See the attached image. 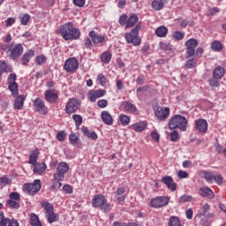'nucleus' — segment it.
I'll return each mask as SVG.
<instances>
[{
    "instance_id": "1",
    "label": "nucleus",
    "mask_w": 226,
    "mask_h": 226,
    "mask_svg": "<svg viewBox=\"0 0 226 226\" xmlns=\"http://www.w3.org/2000/svg\"><path fill=\"white\" fill-rule=\"evenodd\" d=\"M17 74L11 73L7 79L9 84L8 89L11 91L12 96L15 99L14 101V109L16 110H22L24 109V102H26V95L21 94L19 96V84H17Z\"/></svg>"
},
{
    "instance_id": "2",
    "label": "nucleus",
    "mask_w": 226,
    "mask_h": 226,
    "mask_svg": "<svg viewBox=\"0 0 226 226\" xmlns=\"http://www.w3.org/2000/svg\"><path fill=\"white\" fill-rule=\"evenodd\" d=\"M59 33L65 41H70V40H79L80 38V30L75 28L72 22L62 25L59 28Z\"/></svg>"
},
{
    "instance_id": "3",
    "label": "nucleus",
    "mask_w": 226,
    "mask_h": 226,
    "mask_svg": "<svg viewBox=\"0 0 226 226\" xmlns=\"http://www.w3.org/2000/svg\"><path fill=\"white\" fill-rule=\"evenodd\" d=\"M186 124H188L186 117L181 115H175L169 122V128L170 130H176V128H178L182 132H186Z\"/></svg>"
},
{
    "instance_id": "4",
    "label": "nucleus",
    "mask_w": 226,
    "mask_h": 226,
    "mask_svg": "<svg viewBox=\"0 0 226 226\" xmlns=\"http://www.w3.org/2000/svg\"><path fill=\"white\" fill-rule=\"evenodd\" d=\"M141 26L142 24L138 23L130 33L125 34L124 38L127 43H132L136 47L140 45L141 41L140 38H139V31H140Z\"/></svg>"
},
{
    "instance_id": "5",
    "label": "nucleus",
    "mask_w": 226,
    "mask_h": 226,
    "mask_svg": "<svg viewBox=\"0 0 226 226\" xmlns=\"http://www.w3.org/2000/svg\"><path fill=\"white\" fill-rule=\"evenodd\" d=\"M93 207H100L102 211L110 209V203L107 201V198L103 194H96L92 200Z\"/></svg>"
},
{
    "instance_id": "6",
    "label": "nucleus",
    "mask_w": 226,
    "mask_h": 226,
    "mask_svg": "<svg viewBox=\"0 0 226 226\" xmlns=\"http://www.w3.org/2000/svg\"><path fill=\"white\" fill-rule=\"evenodd\" d=\"M41 207L45 209V215L49 223H54L57 220V215L54 213V205L47 201H42Z\"/></svg>"
},
{
    "instance_id": "7",
    "label": "nucleus",
    "mask_w": 226,
    "mask_h": 226,
    "mask_svg": "<svg viewBox=\"0 0 226 226\" xmlns=\"http://www.w3.org/2000/svg\"><path fill=\"white\" fill-rule=\"evenodd\" d=\"M68 170H70V166L66 162H59L56 168V172L54 174V179H56V181H63V179H64V175Z\"/></svg>"
},
{
    "instance_id": "8",
    "label": "nucleus",
    "mask_w": 226,
    "mask_h": 226,
    "mask_svg": "<svg viewBox=\"0 0 226 226\" xmlns=\"http://www.w3.org/2000/svg\"><path fill=\"white\" fill-rule=\"evenodd\" d=\"M170 202V198L167 196H158L154 198L150 201V206L152 207H155V209H159V207H165Z\"/></svg>"
},
{
    "instance_id": "9",
    "label": "nucleus",
    "mask_w": 226,
    "mask_h": 226,
    "mask_svg": "<svg viewBox=\"0 0 226 226\" xmlns=\"http://www.w3.org/2000/svg\"><path fill=\"white\" fill-rule=\"evenodd\" d=\"M80 109V100L78 98H72L69 99V102H67L65 106V112L66 114H75L78 109Z\"/></svg>"
},
{
    "instance_id": "10",
    "label": "nucleus",
    "mask_w": 226,
    "mask_h": 226,
    "mask_svg": "<svg viewBox=\"0 0 226 226\" xmlns=\"http://www.w3.org/2000/svg\"><path fill=\"white\" fill-rule=\"evenodd\" d=\"M19 200L20 194L19 192H11L6 204L8 207H11V209H19V207H20Z\"/></svg>"
},
{
    "instance_id": "11",
    "label": "nucleus",
    "mask_w": 226,
    "mask_h": 226,
    "mask_svg": "<svg viewBox=\"0 0 226 226\" xmlns=\"http://www.w3.org/2000/svg\"><path fill=\"white\" fill-rule=\"evenodd\" d=\"M26 192L27 195H36L39 190H41V184L40 179H36L33 184L25 185Z\"/></svg>"
},
{
    "instance_id": "12",
    "label": "nucleus",
    "mask_w": 226,
    "mask_h": 226,
    "mask_svg": "<svg viewBox=\"0 0 226 226\" xmlns=\"http://www.w3.org/2000/svg\"><path fill=\"white\" fill-rule=\"evenodd\" d=\"M154 115L159 121H165L170 116V109L169 108L158 106L154 109Z\"/></svg>"
},
{
    "instance_id": "13",
    "label": "nucleus",
    "mask_w": 226,
    "mask_h": 226,
    "mask_svg": "<svg viewBox=\"0 0 226 226\" xmlns=\"http://www.w3.org/2000/svg\"><path fill=\"white\" fill-rule=\"evenodd\" d=\"M64 69L67 73H73L76 70H79V60L77 58H69L65 61Z\"/></svg>"
},
{
    "instance_id": "14",
    "label": "nucleus",
    "mask_w": 226,
    "mask_h": 226,
    "mask_svg": "<svg viewBox=\"0 0 226 226\" xmlns=\"http://www.w3.org/2000/svg\"><path fill=\"white\" fill-rule=\"evenodd\" d=\"M34 107L36 112H40V114H42V116H46V114L49 113L47 107H45V102L41 98H36L34 101Z\"/></svg>"
},
{
    "instance_id": "15",
    "label": "nucleus",
    "mask_w": 226,
    "mask_h": 226,
    "mask_svg": "<svg viewBox=\"0 0 226 226\" xmlns=\"http://www.w3.org/2000/svg\"><path fill=\"white\" fill-rule=\"evenodd\" d=\"M105 93H107V91L102 90V89L91 90L88 92V100L92 103H94V102H96L98 98H102V96H105Z\"/></svg>"
},
{
    "instance_id": "16",
    "label": "nucleus",
    "mask_w": 226,
    "mask_h": 226,
    "mask_svg": "<svg viewBox=\"0 0 226 226\" xmlns=\"http://www.w3.org/2000/svg\"><path fill=\"white\" fill-rule=\"evenodd\" d=\"M11 51V59H19L24 52V46L18 43L12 49H9Z\"/></svg>"
},
{
    "instance_id": "17",
    "label": "nucleus",
    "mask_w": 226,
    "mask_h": 226,
    "mask_svg": "<svg viewBox=\"0 0 226 226\" xmlns=\"http://www.w3.org/2000/svg\"><path fill=\"white\" fill-rule=\"evenodd\" d=\"M162 183L169 188L171 192H176L177 190V184L174 182V179H172V177L170 176H166L162 178Z\"/></svg>"
},
{
    "instance_id": "18",
    "label": "nucleus",
    "mask_w": 226,
    "mask_h": 226,
    "mask_svg": "<svg viewBox=\"0 0 226 226\" xmlns=\"http://www.w3.org/2000/svg\"><path fill=\"white\" fill-rule=\"evenodd\" d=\"M19 222L15 219L4 217V213H0V226H19Z\"/></svg>"
},
{
    "instance_id": "19",
    "label": "nucleus",
    "mask_w": 226,
    "mask_h": 226,
    "mask_svg": "<svg viewBox=\"0 0 226 226\" xmlns=\"http://www.w3.org/2000/svg\"><path fill=\"white\" fill-rule=\"evenodd\" d=\"M44 96L46 102H49V103H56V102H57V92L54 89L46 90Z\"/></svg>"
},
{
    "instance_id": "20",
    "label": "nucleus",
    "mask_w": 226,
    "mask_h": 226,
    "mask_svg": "<svg viewBox=\"0 0 226 226\" xmlns=\"http://www.w3.org/2000/svg\"><path fill=\"white\" fill-rule=\"evenodd\" d=\"M195 128L200 133H206L207 132V121L206 119L196 120Z\"/></svg>"
},
{
    "instance_id": "21",
    "label": "nucleus",
    "mask_w": 226,
    "mask_h": 226,
    "mask_svg": "<svg viewBox=\"0 0 226 226\" xmlns=\"http://www.w3.org/2000/svg\"><path fill=\"white\" fill-rule=\"evenodd\" d=\"M89 36L94 45H98L99 43H103V41H105V36L96 34V32H94V30L89 32Z\"/></svg>"
},
{
    "instance_id": "22",
    "label": "nucleus",
    "mask_w": 226,
    "mask_h": 226,
    "mask_svg": "<svg viewBox=\"0 0 226 226\" xmlns=\"http://www.w3.org/2000/svg\"><path fill=\"white\" fill-rule=\"evenodd\" d=\"M199 194L201 197H206L207 199H215V192L209 187H200L199 189Z\"/></svg>"
},
{
    "instance_id": "23",
    "label": "nucleus",
    "mask_w": 226,
    "mask_h": 226,
    "mask_svg": "<svg viewBox=\"0 0 226 226\" xmlns=\"http://www.w3.org/2000/svg\"><path fill=\"white\" fill-rule=\"evenodd\" d=\"M101 118L102 119L103 123H105V124H108V126H112V124H114L112 115H110L109 111H102L101 113Z\"/></svg>"
},
{
    "instance_id": "24",
    "label": "nucleus",
    "mask_w": 226,
    "mask_h": 226,
    "mask_svg": "<svg viewBox=\"0 0 226 226\" xmlns=\"http://www.w3.org/2000/svg\"><path fill=\"white\" fill-rule=\"evenodd\" d=\"M126 192V188L124 187H119L117 189V192H115V197L118 202H124V200L126 199V195L124 193Z\"/></svg>"
},
{
    "instance_id": "25",
    "label": "nucleus",
    "mask_w": 226,
    "mask_h": 226,
    "mask_svg": "<svg viewBox=\"0 0 226 226\" xmlns=\"http://www.w3.org/2000/svg\"><path fill=\"white\" fill-rule=\"evenodd\" d=\"M32 57H34V50L30 49L23 55V57L21 59L22 64L26 66V64H27L31 61Z\"/></svg>"
},
{
    "instance_id": "26",
    "label": "nucleus",
    "mask_w": 226,
    "mask_h": 226,
    "mask_svg": "<svg viewBox=\"0 0 226 226\" xmlns=\"http://www.w3.org/2000/svg\"><path fill=\"white\" fill-rule=\"evenodd\" d=\"M223 75H225V68L217 66L214 69L213 77H215V79H220L222 80V79H223Z\"/></svg>"
},
{
    "instance_id": "27",
    "label": "nucleus",
    "mask_w": 226,
    "mask_h": 226,
    "mask_svg": "<svg viewBox=\"0 0 226 226\" xmlns=\"http://www.w3.org/2000/svg\"><path fill=\"white\" fill-rule=\"evenodd\" d=\"M44 170H47V164H45V162H37L34 165V174H43Z\"/></svg>"
},
{
    "instance_id": "28",
    "label": "nucleus",
    "mask_w": 226,
    "mask_h": 226,
    "mask_svg": "<svg viewBox=\"0 0 226 226\" xmlns=\"http://www.w3.org/2000/svg\"><path fill=\"white\" fill-rule=\"evenodd\" d=\"M200 177H204L207 183H213L214 175L211 171L202 170L200 172Z\"/></svg>"
},
{
    "instance_id": "29",
    "label": "nucleus",
    "mask_w": 226,
    "mask_h": 226,
    "mask_svg": "<svg viewBox=\"0 0 226 226\" xmlns=\"http://www.w3.org/2000/svg\"><path fill=\"white\" fill-rule=\"evenodd\" d=\"M137 22H139V16H137V14H132L127 19V22L125 25L126 29H128V27H133V26H135V24H137Z\"/></svg>"
},
{
    "instance_id": "30",
    "label": "nucleus",
    "mask_w": 226,
    "mask_h": 226,
    "mask_svg": "<svg viewBox=\"0 0 226 226\" xmlns=\"http://www.w3.org/2000/svg\"><path fill=\"white\" fill-rule=\"evenodd\" d=\"M169 33V29L166 26H161L155 29V34L159 38H165Z\"/></svg>"
},
{
    "instance_id": "31",
    "label": "nucleus",
    "mask_w": 226,
    "mask_h": 226,
    "mask_svg": "<svg viewBox=\"0 0 226 226\" xmlns=\"http://www.w3.org/2000/svg\"><path fill=\"white\" fill-rule=\"evenodd\" d=\"M38 154H39V152L38 150H34L30 155H29V161H28V163L30 165H36V162H38Z\"/></svg>"
},
{
    "instance_id": "32",
    "label": "nucleus",
    "mask_w": 226,
    "mask_h": 226,
    "mask_svg": "<svg viewBox=\"0 0 226 226\" xmlns=\"http://www.w3.org/2000/svg\"><path fill=\"white\" fill-rule=\"evenodd\" d=\"M147 126V122H139L132 125L134 132H144Z\"/></svg>"
},
{
    "instance_id": "33",
    "label": "nucleus",
    "mask_w": 226,
    "mask_h": 226,
    "mask_svg": "<svg viewBox=\"0 0 226 226\" xmlns=\"http://www.w3.org/2000/svg\"><path fill=\"white\" fill-rule=\"evenodd\" d=\"M80 139L75 133H72L69 135V140L72 146H76V147H80L81 144L79 142Z\"/></svg>"
},
{
    "instance_id": "34",
    "label": "nucleus",
    "mask_w": 226,
    "mask_h": 226,
    "mask_svg": "<svg viewBox=\"0 0 226 226\" xmlns=\"http://www.w3.org/2000/svg\"><path fill=\"white\" fill-rule=\"evenodd\" d=\"M124 110L129 112V114H135L137 112V107L133 103L127 102L124 104Z\"/></svg>"
},
{
    "instance_id": "35",
    "label": "nucleus",
    "mask_w": 226,
    "mask_h": 226,
    "mask_svg": "<svg viewBox=\"0 0 226 226\" xmlns=\"http://www.w3.org/2000/svg\"><path fill=\"white\" fill-rule=\"evenodd\" d=\"M211 49L214 50L215 52H220L223 49V45L220 41H214L211 43Z\"/></svg>"
},
{
    "instance_id": "36",
    "label": "nucleus",
    "mask_w": 226,
    "mask_h": 226,
    "mask_svg": "<svg viewBox=\"0 0 226 226\" xmlns=\"http://www.w3.org/2000/svg\"><path fill=\"white\" fill-rule=\"evenodd\" d=\"M30 225H32V226H43V225H41V222H40V218H38L35 214H32L30 215Z\"/></svg>"
},
{
    "instance_id": "37",
    "label": "nucleus",
    "mask_w": 226,
    "mask_h": 226,
    "mask_svg": "<svg viewBox=\"0 0 226 226\" xmlns=\"http://www.w3.org/2000/svg\"><path fill=\"white\" fill-rule=\"evenodd\" d=\"M152 8L156 11H160L163 8V1L162 0H154L152 2Z\"/></svg>"
},
{
    "instance_id": "38",
    "label": "nucleus",
    "mask_w": 226,
    "mask_h": 226,
    "mask_svg": "<svg viewBox=\"0 0 226 226\" xmlns=\"http://www.w3.org/2000/svg\"><path fill=\"white\" fill-rule=\"evenodd\" d=\"M199 45V41L197 39H189L186 42H185V46L187 49H195V48H197Z\"/></svg>"
},
{
    "instance_id": "39",
    "label": "nucleus",
    "mask_w": 226,
    "mask_h": 226,
    "mask_svg": "<svg viewBox=\"0 0 226 226\" xmlns=\"http://www.w3.org/2000/svg\"><path fill=\"white\" fill-rule=\"evenodd\" d=\"M220 78H215V76H212L208 80V84L211 87H220Z\"/></svg>"
},
{
    "instance_id": "40",
    "label": "nucleus",
    "mask_w": 226,
    "mask_h": 226,
    "mask_svg": "<svg viewBox=\"0 0 226 226\" xmlns=\"http://www.w3.org/2000/svg\"><path fill=\"white\" fill-rule=\"evenodd\" d=\"M5 72H10V67H8L6 62H0V77Z\"/></svg>"
},
{
    "instance_id": "41",
    "label": "nucleus",
    "mask_w": 226,
    "mask_h": 226,
    "mask_svg": "<svg viewBox=\"0 0 226 226\" xmlns=\"http://www.w3.org/2000/svg\"><path fill=\"white\" fill-rule=\"evenodd\" d=\"M120 123L123 124V126H128L130 124V117L121 114L119 116Z\"/></svg>"
},
{
    "instance_id": "42",
    "label": "nucleus",
    "mask_w": 226,
    "mask_h": 226,
    "mask_svg": "<svg viewBox=\"0 0 226 226\" xmlns=\"http://www.w3.org/2000/svg\"><path fill=\"white\" fill-rule=\"evenodd\" d=\"M169 226H181V221L177 216H171L169 221Z\"/></svg>"
},
{
    "instance_id": "43",
    "label": "nucleus",
    "mask_w": 226,
    "mask_h": 226,
    "mask_svg": "<svg viewBox=\"0 0 226 226\" xmlns=\"http://www.w3.org/2000/svg\"><path fill=\"white\" fill-rule=\"evenodd\" d=\"M72 119L76 124V128H80V124H82V116L80 115H73Z\"/></svg>"
},
{
    "instance_id": "44",
    "label": "nucleus",
    "mask_w": 226,
    "mask_h": 226,
    "mask_svg": "<svg viewBox=\"0 0 226 226\" xmlns=\"http://www.w3.org/2000/svg\"><path fill=\"white\" fill-rule=\"evenodd\" d=\"M101 59L102 63H110V59H112V55L109 52H104L101 56Z\"/></svg>"
},
{
    "instance_id": "45",
    "label": "nucleus",
    "mask_w": 226,
    "mask_h": 226,
    "mask_svg": "<svg viewBox=\"0 0 226 226\" xmlns=\"http://www.w3.org/2000/svg\"><path fill=\"white\" fill-rule=\"evenodd\" d=\"M186 68H195L197 66V60L195 58H190L185 63Z\"/></svg>"
},
{
    "instance_id": "46",
    "label": "nucleus",
    "mask_w": 226,
    "mask_h": 226,
    "mask_svg": "<svg viewBox=\"0 0 226 226\" xmlns=\"http://www.w3.org/2000/svg\"><path fill=\"white\" fill-rule=\"evenodd\" d=\"M185 202H192V196L186 194L181 196L180 199L178 200V203L183 204Z\"/></svg>"
},
{
    "instance_id": "47",
    "label": "nucleus",
    "mask_w": 226,
    "mask_h": 226,
    "mask_svg": "<svg viewBox=\"0 0 226 226\" xmlns=\"http://www.w3.org/2000/svg\"><path fill=\"white\" fill-rule=\"evenodd\" d=\"M20 19L22 26H27L29 20H31V16L29 14H24L22 17H20Z\"/></svg>"
},
{
    "instance_id": "48",
    "label": "nucleus",
    "mask_w": 226,
    "mask_h": 226,
    "mask_svg": "<svg viewBox=\"0 0 226 226\" xmlns=\"http://www.w3.org/2000/svg\"><path fill=\"white\" fill-rule=\"evenodd\" d=\"M216 13H220V8L218 7L211 8L207 11V17H214V15H216Z\"/></svg>"
},
{
    "instance_id": "49",
    "label": "nucleus",
    "mask_w": 226,
    "mask_h": 226,
    "mask_svg": "<svg viewBox=\"0 0 226 226\" xmlns=\"http://www.w3.org/2000/svg\"><path fill=\"white\" fill-rule=\"evenodd\" d=\"M97 80L101 86H105L107 84V78H105V75L103 74H99L97 76Z\"/></svg>"
},
{
    "instance_id": "50",
    "label": "nucleus",
    "mask_w": 226,
    "mask_h": 226,
    "mask_svg": "<svg viewBox=\"0 0 226 226\" xmlns=\"http://www.w3.org/2000/svg\"><path fill=\"white\" fill-rule=\"evenodd\" d=\"M170 140H172V142H177V140H179V132H177V131H173L170 133Z\"/></svg>"
},
{
    "instance_id": "51",
    "label": "nucleus",
    "mask_w": 226,
    "mask_h": 226,
    "mask_svg": "<svg viewBox=\"0 0 226 226\" xmlns=\"http://www.w3.org/2000/svg\"><path fill=\"white\" fill-rule=\"evenodd\" d=\"M56 139H57V140H59L60 142H63V140H64V139H66V132H64V131H60V132H57V134H56Z\"/></svg>"
},
{
    "instance_id": "52",
    "label": "nucleus",
    "mask_w": 226,
    "mask_h": 226,
    "mask_svg": "<svg viewBox=\"0 0 226 226\" xmlns=\"http://www.w3.org/2000/svg\"><path fill=\"white\" fill-rule=\"evenodd\" d=\"M126 22H128V15L123 14L119 17V24L120 26H126Z\"/></svg>"
},
{
    "instance_id": "53",
    "label": "nucleus",
    "mask_w": 226,
    "mask_h": 226,
    "mask_svg": "<svg viewBox=\"0 0 226 226\" xmlns=\"http://www.w3.org/2000/svg\"><path fill=\"white\" fill-rule=\"evenodd\" d=\"M97 105H98V107H100V109H105V107H107V105H109V101H107L105 99L99 100L97 102Z\"/></svg>"
},
{
    "instance_id": "54",
    "label": "nucleus",
    "mask_w": 226,
    "mask_h": 226,
    "mask_svg": "<svg viewBox=\"0 0 226 226\" xmlns=\"http://www.w3.org/2000/svg\"><path fill=\"white\" fill-rule=\"evenodd\" d=\"M213 181H215L217 185H223V177H222V175H215Z\"/></svg>"
},
{
    "instance_id": "55",
    "label": "nucleus",
    "mask_w": 226,
    "mask_h": 226,
    "mask_svg": "<svg viewBox=\"0 0 226 226\" xmlns=\"http://www.w3.org/2000/svg\"><path fill=\"white\" fill-rule=\"evenodd\" d=\"M45 61H47V57H45V56H38L35 58V63L37 64H43V63H45Z\"/></svg>"
},
{
    "instance_id": "56",
    "label": "nucleus",
    "mask_w": 226,
    "mask_h": 226,
    "mask_svg": "<svg viewBox=\"0 0 226 226\" xmlns=\"http://www.w3.org/2000/svg\"><path fill=\"white\" fill-rule=\"evenodd\" d=\"M173 37L176 39V40H183L185 38V34L179 31H176L173 34Z\"/></svg>"
},
{
    "instance_id": "57",
    "label": "nucleus",
    "mask_w": 226,
    "mask_h": 226,
    "mask_svg": "<svg viewBox=\"0 0 226 226\" xmlns=\"http://www.w3.org/2000/svg\"><path fill=\"white\" fill-rule=\"evenodd\" d=\"M61 186H63V184L57 180L56 182L53 183L50 189L57 191L59 188H61Z\"/></svg>"
},
{
    "instance_id": "58",
    "label": "nucleus",
    "mask_w": 226,
    "mask_h": 226,
    "mask_svg": "<svg viewBox=\"0 0 226 226\" xmlns=\"http://www.w3.org/2000/svg\"><path fill=\"white\" fill-rule=\"evenodd\" d=\"M195 56V49L192 48H186V57H193Z\"/></svg>"
},
{
    "instance_id": "59",
    "label": "nucleus",
    "mask_w": 226,
    "mask_h": 226,
    "mask_svg": "<svg viewBox=\"0 0 226 226\" xmlns=\"http://www.w3.org/2000/svg\"><path fill=\"white\" fill-rule=\"evenodd\" d=\"M177 177L180 178V179H185L186 177H188V172L185 171V170H179L177 172Z\"/></svg>"
},
{
    "instance_id": "60",
    "label": "nucleus",
    "mask_w": 226,
    "mask_h": 226,
    "mask_svg": "<svg viewBox=\"0 0 226 226\" xmlns=\"http://www.w3.org/2000/svg\"><path fill=\"white\" fill-rule=\"evenodd\" d=\"M209 204H204L202 207V212L200 213V216H204L206 215V213H207L209 211Z\"/></svg>"
},
{
    "instance_id": "61",
    "label": "nucleus",
    "mask_w": 226,
    "mask_h": 226,
    "mask_svg": "<svg viewBox=\"0 0 226 226\" xmlns=\"http://www.w3.org/2000/svg\"><path fill=\"white\" fill-rule=\"evenodd\" d=\"M73 4H75V6L82 8L86 4V0H73Z\"/></svg>"
},
{
    "instance_id": "62",
    "label": "nucleus",
    "mask_w": 226,
    "mask_h": 226,
    "mask_svg": "<svg viewBox=\"0 0 226 226\" xmlns=\"http://www.w3.org/2000/svg\"><path fill=\"white\" fill-rule=\"evenodd\" d=\"M151 137L155 142H160V134L156 131L151 132Z\"/></svg>"
},
{
    "instance_id": "63",
    "label": "nucleus",
    "mask_w": 226,
    "mask_h": 226,
    "mask_svg": "<svg viewBox=\"0 0 226 226\" xmlns=\"http://www.w3.org/2000/svg\"><path fill=\"white\" fill-rule=\"evenodd\" d=\"M63 190L65 192V193H72L73 192V189H72V185H64Z\"/></svg>"
},
{
    "instance_id": "64",
    "label": "nucleus",
    "mask_w": 226,
    "mask_h": 226,
    "mask_svg": "<svg viewBox=\"0 0 226 226\" xmlns=\"http://www.w3.org/2000/svg\"><path fill=\"white\" fill-rule=\"evenodd\" d=\"M5 22H6V26L10 27L15 22V18H8Z\"/></svg>"
}]
</instances>
